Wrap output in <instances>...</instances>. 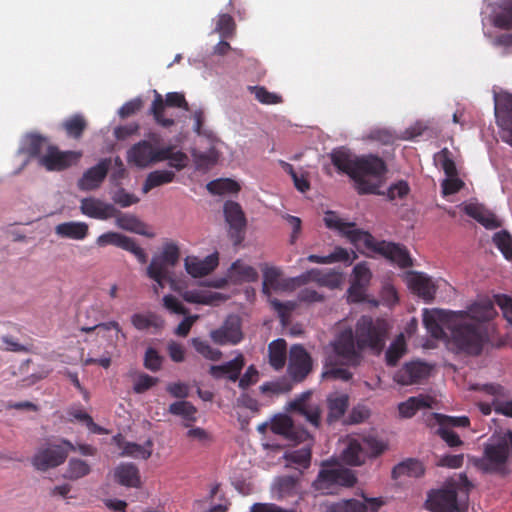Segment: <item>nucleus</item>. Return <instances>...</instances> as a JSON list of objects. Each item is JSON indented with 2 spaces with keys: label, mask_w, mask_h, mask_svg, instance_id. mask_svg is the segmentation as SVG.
I'll list each match as a JSON object with an SVG mask.
<instances>
[{
  "label": "nucleus",
  "mask_w": 512,
  "mask_h": 512,
  "mask_svg": "<svg viewBox=\"0 0 512 512\" xmlns=\"http://www.w3.org/2000/svg\"><path fill=\"white\" fill-rule=\"evenodd\" d=\"M323 220L327 228L338 231L355 246L363 244L369 251L382 255L401 268L412 266V259L403 245L384 240L377 241L371 233L356 228L354 222L344 221L334 211H327Z\"/></svg>",
  "instance_id": "nucleus-1"
},
{
  "label": "nucleus",
  "mask_w": 512,
  "mask_h": 512,
  "mask_svg": "<svg viewBox=\"0 0 512 512\" xmlns=\"http://www.w3.org/2000/svg\"><path fill=\"white\" fill-rule=\"evenodd\" d=\"M512 459V430L496 429L483 445L480 457L471 459L473 465L484 473L508 474V464Z\"/></svg>",
  "instance_id": "nucleus-2"
},
{
  "label": "nucleus",
  "mask_w": 512,
  "mask_h": 512,
  "mask_svg": "<svg viewBox=\"0 0 512 512\" xmlns=\"http://www.w3.org/2000/svg\"><path fill=\"white\" fill-rule=\"evenodd\" d=\"M448 343L456 352L468 355H479L488 340L485 324L469 318L466 312H457L450 321Z\"/></svg>",
  "instance_id": "nucleus-3"
},
{
  "label": "nucleus",
  "mask_w": 512,
  "mask_h": 512,
  "mask_svg": "<svg viewBox=\"0 0 512 512\" xmlns=\"http://www.w3.org/2000/svg\"><path fill=\"white\" fill-rule=\"evenodd\" d=\"M387 165L377 155L368 154L356 157L354 171L351 179L355 182V189L360 195L383 194L379 189L385 181Z\"/></svg>",
  "instance_id": "nucleus-4"
},
{
  "label": "nucleus",
  "mask_w": 512,
  "mask_h": 512,
  "mask_svg": "<svg viewBox=\"0 0 512 512\" xmlns=\"http://www.w3.org/2000/svg\"><path fill=\"white\" fill-rule=\"evenodd\" d=\"M390 331L389 323L382 318L361 316L355 326L356 338L360 348L369 349L376 354L382 352Z\"/></svg>",
  "instance_id": "nucleus-5"
},
{
  "label": "nucleus",
  "mask_w": 512,
  "mask_h": 512,
  "mask_svg": "<svg viewBox=\"0 0 512 512\" xmlns=\"http://www.w3.org/2000/svg\"><path fill=\"white\" fill-rule=\"evenodd\" d=\"M166 108H180L184 111H190V106L181 92H169L163 97L157 90H154V99L150 107V113L155 122L164 128H170L175 125L173 118L165 117Z\"/></svg>",
  "instance_id": "nucleus-6"
},
{
  "label": "nucleus",
  "mask_w": 512,
  "mask_h": 512,
  "mask_svg": "<svg viewBox=\"0 0 512 512\" xmlns=\"http://www.w3.org/2000/svg\"><path fill=\"white\" fill-rule=\"evenodd\" d=\"M385 447L375 438L350 439L342 452V459L352 466L363 464L366 459L379 456Z\"/></svg>",
  "instance_id": "nucleus-7"
},
{
  "label": "nucleus",
  "mask_w": 512,
  "mask_h": 512,
  "mask_svg": "<svg viewBox=\"0 0 512 512\" xmlns=\"http://www.w3.org/2000/svg\"><path fill=\"white\" fill-rule=\"evenodd\" d=\"M70 451H75V446L68 440H62L60 444L39 449L32 458V464L39 471H47L63 464Z\"/></svg>",
  "instance_id": "nucleus-8"
},
{
  "label": "nucleus",
  "mask_w": 512,
  "mask_h": 512,
  "mask_svg": "<svg viewBox=\"0 0 512 512\" xmlns=\"http://www.w3.org/2000/svg\"><path fill=\"white\" fill-rule=\"evenodd\" d=\"M335 354L349 365H358L361 361L363 348L358 345L356 332L351 327L340 329L332 342Z\"/></svg>",
  "instance_id": "nucleus-9"
},
{
  "label": "nucleus",
  "mask_w": 512,
  "mask_h": 512,
  "mask_svg": "<svg viewBox=\"0 0 512 512\" xmlns=\"http://www.w3.org/2000/svg\"><path fill=\"white\" fill-rule=\"evenodd\" d=\"M82 155L81 151H61L57 146L49 145L39 164L47 171H64L77 165Z\"/></svg>",
  "instance_id": "nucleus-10"
},
{
  "label": "nucleus",
  "mask_w": 512,
  "mask_h": 512,
  "mask_svg": "<svg viewBox=\"0 0 512 512\" xmlns=\"http://www.w3.org/2000/svg\"><path fill=\"white\" fill-rule=\"evenodd\" d=\"M457 487L454 482L448 483L440 489L432 490L426 501L427 509L432 512L460 511L457 500Z\"/></svg>",
  "instance_id": "nucleus-11"
},
{
  "label": "nucleus",
  "mask_w": 512,
  "mask_h": 512,
  "mask_svg": "<svg viewBox=\"0 0 512 512\" xmlns=\"http://www.w3.org/2000/svg\"><path fill=\"white\" fill-rule=\"evenodd\" d=\"M356 476L347 468H331L320 470L313 482L315 490L327 492L334 485L352 487L356 483Z\"/></svg>",
  "instance_id": "nucleus-12"
},
{
  "label": "nucleus",
  "mask_w": 512,
  "mask_h": 512,
  "mask_svg": "<svg viewBox=\"0 0 512 512\" xmlns=\"http://www.w3.org/2000/svg\"><path fill=\"white\" fill-rule=\"evenodd\" d=\"M161 147H155L147 140H141L127 151V161L138 168H146L163 161Z\"/></svg>",
  "instance_id": "nucleus-13"
},
{
  "label": "nucleus",
  "mask_w": 512,
  "mask_h": 512,
  "mask_svg": "<svg viewBox=\"0 0 512 512\" xmlns=\"http://www.w3.org/2000/svg\"><path fill=\"white\" fill-rule=\"evenodd\" d=\"M457 316V312L441 309L428 310L423 312V324L428 333L435 339L448 338L444 328L449 330L450 321Z\"/></svg>",
  "instance_id": "nucleus-14"
},
{
  "label": "nucleus",
  "mask_w": 512,
  "mask_h": 512,
  "mask_svg": "<svg viewBox=\"0 0 512 512\" xmlns=\"http://www.w3.org/2000/svg\"><path fill=\"white\" fill-rule=\"evenodd\" d=\"M96 244L99 247H105L108 245L119 247L132 253L141 264H145L147 262V254L139 245H137L134 239L118 232L110 231L101 234L96 239Z\"/></svg>",
  "instance_id": "nucleus-15"
},
{
  "label": "nucleus",
  "mask_w": 512,
  "mask_h": 512,
  "mask_svg": "<svg viewBox=\"0 0 512 512\" xmlns=\"http://www.w3.org/2000/svg\"><path fill=\"white\" fill-rule=\"evenodd\" d=\"M312 370V358L301 345H293L289 353L288 372L295 381H303Z\"/></svg>",
  "instance_id": "nucleus-16"
},
{
  "label": "nucleus",
  "mask_w": 512,
  "mask_h": 512,
  "mask_svg": "<svg viewBox=\"0 0 512 512\" xmlns=\"http://www.w3.org/2000/svg\"><path fill=\"white\" fill-rule=\"evenodd\" d=\"M212 341L218 345H236L243 339L241 320L236 315L226 318L223 325L210 332Z\"/></svg>",
  "instance_id": "nucleus-17"
},
{
  "label": "nucleus",
  "mask_w": 512,
  "mask_h": 512,
  "mask_svg": "<svg viewBox=\"0 0 512 512\" xmlns=\"http://www.w3.org/2000/svg\"><path fill=\"white\" fill-rule=\"evenodd\" d=\"M112 159L103 158L95 166L86 170L78 180L77 186L81 191H92L99 188L105 180L111 167Z\"/></svg>",
  "instance_id": "nucleus-18"
},
{
  "label": "nucleus",
  "mask_w": 512,
  "mask_h": 512,
  "mask_svg": "<svg viewBox=\"0 0 512 512\" xmlns=\"http://www.w3.org/2000/svg\"><path fill=\"white\" fill-rule=\"evenodd\" d=\"M311 392H303L299 397L289 403V410L305 418L314 428L321 423V409L316 404L309 403Z\"/></svg>",
  "instance_id": "nucleus-19"
},
{
  "label": "nucleus",
  "mask_w": 512,
  "mask_h": 512,
  "mask_svg": "<svg viewBox=\"0 0 512 512\" xmlns=\"http://www.w3.org/2000/svg\"><path fill=\"white\" fill-rule=\"evenodd\" d=\"M224 215L230 227L231 238L238 245L243 240L242 232L246 226V219L241 206L234 201H227L224 205Z\"/></svg>",
  "instance_id": "nucleus-20"
},
{
  "label": "nucleus",
  "mask_w": 512,
  "mask_h": 512,
  "mask_svg": "<svg viewBox=\"0 0 512 512\" xmlns=\"http://www.w3.org/2000/svg\"><path fill=\"white\" fill-rule=\"evenodd\" d=\"M430 374V367L419 361L404 364L394 375V380L401 385L419 383Z\"/></svg>",
  "instance_id": "nucleus-21"
},
{
  "label": "nucleus",
  "mask_w": 512,
  "mask_h": 512,
  "mask_svg": "<svg viewBox=\"0 0 512 512\" xmlns=\"http://www.w3.org/2000/svg\"><path fill=\"white\" fill-rule=\"evenodd\" d=\"M81 213L90 218L107 220L117 215L118 209L113 204L94 197L83 198L80 202Z\"/></svg>",
  "instance_id": "nucleus-22"
},
{
  "label": "nucleus",
  "mask_w": 512,
  "mask_h": 512,
  "mask_svg": "<svg viewBox=\"0 0 512 512\" xmlns=\"http://www.w3.org/2000/svg\"><path fill=\"white\" fill-rule=\"evenodd\" d=\"M466 215L476 220L486 229H497L502 226V222L496 215L479 203H468L463 206Z\"/></svg>",
  "instance_id": "nucleus-23"
},
{
  "label": "nucleus",
  "mask_w": 512,
  "mask_h": 512,
  "mask_svg": "<svg viewBox=\"0 0 512 512\" xmlns=\"http://www.w3.org/2000/svg\"><path fill=\"white\" fill-rule=\"evenodd\" d=\"M114 481L121 486L139 488L141 477L138 467L133 463H120L113 470Z\"/></svg>",
  "instance_id": "nucleus-24"
},
{
  "label": "nucleus",
  "mask_w": 512,
  "mask_h": 512,
  "mask_svg": "<svg viewBox=\"0 0 512 512\" xmlns=\"http://www.w3.org/2000/svg\"><path fill=\"white\" fill-rule=\"evenodd\" d=\"M244 365V357L242 354H239L234 359L222 365H212L209 369V373L216 379H220L226 376L230 381L235 382L239 379Z\"/></svg>",
  "instance_id": "nucleus-25"
},
{
  "label": "nucleus",
  "mask_w": 512,
  "mask_h": 512,
  "mask_svg": "<svg viewBox=\"0 0 512 512\" xmlns=\"http://www.w3.org/2000/svg\"><path fill=\"white\" fill-rule=\"evenodd\" d=\"M408 285L415 294L425 301L430 302L434 299L436 287L431 278L425 274L413 272L408 279Z\"/></svg>",
  "instance_id": "nucleus-26"
},
{
  "label": "nucleus",
  "mask_w": 512,
  "mask_h": 512,
  "mask_svg": "<svg viewBox=\"0 0 512 512\" xmlns=\"http://www.w3.org/2000/svg\"><path fill=\"white\" fill-rule=\"evenodd\" d=\"M219 258L218 253H212L206 256L203 260L196 258L185 262V268L188 274L193 277H203L210 274L218 266Z\"/></svg>",
  "instance_id": "nucleus-27"
},
{
  "label": "nucleus",
  "mask_w": 512,
  "mask_h": 512,
  "mask_svg": "<svg viewBox=\"0 0 512 512\" xmlns=\"http://www.w3.org/2000/svg\"><path fill=\"white\" fill-rule=\"evenodd\" d=\"M271 429L275 434L283 435L296 441H305L309 438V433L305 430L296 432V427L292 419L288 416H282L273 421Z\"/></svg>",
  "instance_id": "nucleus-28"
},
{
  "label": "nucleus",
  "mask_w": 512,
  "mask_h": 512,
  "mask_svg": "<svg viewBox=\"0 0 512 512\" xmlns=\"http://www.w3.org/2000/svg\"><path fill=\"white\" fill-rule=\"evenodd\" d=\"M499 126L508 133L504 141L512 147V94L503 97L501 105L496 108Z\"/></svg>",
  "instance_id": "nucleus-29"
},
{
  "label": "nucleus",
  "mask_w": 512,
  "mask_h": 512,
  "mask_svg": "<svg viewBox=\"0 0 512 512\" xmlns=\"http://www.w3.org/2000/svg\"><path fill=\"white\" fill-rule=\"evenodd\" d=\"M349 406V396L347 394L333 393L327 397L328 415L327 422L329 424L340 420Z\"/></svg>",
  "instance_id": "nucleus-30"
},
{
  "label": "nucleus",
  "mask_w": 512,
  "mask_h": 512,
  "mask_svg": "<svg viewBox=\"0 0 512 512\" xmlns=\"http://www.w3.org/2000/svg\"><path fill=\"white\" fill-rule=\"evenodd\" d=\"M113 218H116V225L126 231L133 232L139 235H143L149 238L154 237V233L147 231V225L138 219L135 215L118 213Z\"/></svg>",
  "instance_id": "nucleus-31"
},
{
  "label": "nucleus",
  "mask_w": 512,
  "mask_h": 512,
  "mask_svg": "<svg viewBox=\"0 0 512 512\" xmlns=\"http://www.w3.org/2000/svg\"><path fill=\"white\" fill-rule=\"evenodd\" d=\"M57 235L74 240H83L87 237L89 227L85 222H64L55 228Z\"/></svg>",
  "instance_id": "nucleus-32"
},
{
  "label": "nucleus",
  "mask_w": 512,
  "mask_h": 512,
  "mask_svg": "<svg viewBox=\"0 0 512 512\" xmlns=\"http://www.w3.org/2000/svg\"><path fill=\"white\" fill-rule=\"evenodd\" d=\"M425 468L417 459L409 458L397 464L392 470V477L398 479L402 476L418 478L424 475Z\"/></svg>",
  "instance_id": "nucleus-33"
},
{
  "label": "nucleus",
  "mask_w": 512,
  "mask_h": 512,
  "mask_svg": "<svg viewBox=\"0 0 512 512\" xmlns=\"http://www.w3.org/2000/svg\"><path fill=\"white\" fill-rule=\"evenodd\" d=\"M431 398L428 396L410 397L398 405L399 413L404 418H411L420 409L431 408Z\"/></svg>",
  "instance_id": "nucleus-34"
},
{
  "label": "nucleus",
  "mask_w": 512,
  "mask_h": 512,
  "mask_svg": "<svg viewBox=\"0 0 512 512\" xmlns=\"http://www.w3.org/2000/svg\"><path fill=\"white\" fill-rule=\"evenodd\" d=\"M269 364L275 369L280 370L285 366L287 358V344L284 339L272 341L268 346Z\"/></svg>",
  "instance_id": "nucleus-35"
},
{
  "label": "nucleus",
  "mask_w": 512,
  "mask_h": 512,
  "mask_svg": "<svg viewBox=\"0 0 512 512\" xmlns=\"http://www.w3.org/2000/svg\"><path fill=\"white\" fill-rule=\"evenodd\" d=\"M298 479L292 476H281L274 484L276 499L284 500L298 494Z\"/></svg>",
  "instance_id": "nucleus-36"
},
{
  "label": "nucleus",
  "mask_w": 512,
  "mask_h": 512,
  "mask_svg": "<svg viewBox=\"0 0 512 512\" xmlns=\"http://www.w3.org/2000/svg\"><path fill=\"white\" fill-rule=\"evenodd\" d=\"M309 275L312 276V282L330 289L338 288L342 281L341 274L332 270L324 272L320 269L312 268L309 270Z\"/></svg>",
  "instance_id": "nucleus-37"
},
{
  "label": "nucleus",
  "mask_w": 512,
  "mask_h": 512,
  "mask_svg": "<svg viewBox=\"0 0 512 512\" xmlns=\"http://www.w3.org/2000/svg\"><path fill=\"white\" fill-rule=\"evenodd\" d=\"M131 323L140 331L147 330L151 327L160 329L164 326L163 318L154 312L147 314L135 313L131 316Z\"/></svg>",
  "instance_id": "nucleus-38"
},
{
  "label": "nucleus",
  "mask_w": 512,
  "mask_h": 512,
  "mask_svg": "<svg viewBox=\"0 0 512 512\" xmlns=\"http://www.w3.org/2000/svg\"><path fill=\"white\" fill-rule=\"evenodd\" d=\"M330 159L338 171L347 174L351 178L356 158L352 159L345 149L339 148L331 152Z\"/></svg>",
  "instance_id": "nucleus-39"
},
{
  "label": "nucleus",
  "mask_w": 512,
  "mask_h": 512,
  "mask_svg": "<svg viewBox=\"0 0 512 512\" xmlns=\"http://www.w3.org/2000/svg\"><path fill=\"white\" fill-rule=\"evenodd\" d=\"M153 451V442L148 439L144 445H140L134 442H127L123 446L120 456H128L135 459L147 460L151 457Z\"/></svg>",
  "instance_id": "nucleus-40"
},
{
  "label": "nucleus",
  "mask_w": 512,
  "mask_h": 512,
  "mask_svg": "<svg viewBox=\"0 0 512 512\" xmlns=\"http://www.w3.org/2000/svg\"><path fill=\"white\" fill-rule=\"evenodd\" d=\"M175 178V173L169 170H155L150 172L143 184V192L148 193L155 187L171 183Z\"/></svg>",
  "instance_id": "nucleus-41"
},
{
  "label": "nucleus",
  "mask_w": 512,
  "mask_h": 512,
  "mask_svg": "<svg viewBox=\"0 0 512 512\" xmlns=\"http://www.w3.org/2000/svg\"><path fill=\"white\" fill-rule=\"evenodd\" d=\"M66 134L74 139H80L87 128V121L81 114H74L62 122Z\"/></svg>",
  "instance_id": "nucleus-42"
},
{
  "label": "nucleus",
  "mask_w": 512,
  "mask_h": 512,
  "mask_svg": "<svg viewBox=\"0 0 512 512\" xmlns=\"http://www.w3.org/2000/svg\"><path fill=\"white\" fill-rule=\"evenodd\" d=\"M263 272V287L262 291L266 295H270V290H278L281 288L280 277L282 276V271L275 266H267L262 270Z\"/></svg>",
  "instance_id": "nucleus-43"
},
{
  "label": "nucleus",
  "mask_w": 512,
  "mask_h": 512,
  "mask_svg": "<svg viewBox=\"0 0 512 512\" xmlns=\"http://www.w3.org/2000/svg\"><path fill=\"white\" fill-rule=\"evenodd\" d=\"M307 260L311 263L318 264H332L336 262H348L351 264L349 252L342 247H336L334 251L327 256L311 254L307 257Z\"/></svg>",
  "instance_id": "nucleus-44"
},
{
  "label": "nucleus",
  "mask_w": 512,
  "mask_h": 512,
  "mask_svg": "<svg viewBox=\"0 0 512 512\" xmlns=\"http://www.w3.org/2000/svg\"><path fill=\"white\" fill-rule=\"evenodd\" d=\"M406 353V342L403 334H399L388 347L385 358L388 366H396Z\"/></svg>",
  "instance_id": "nucleus-45"
},
{
  "label": "nucleus",
  "mask_w": 512,
  "mask_h": 512,
  "mask_svg": "<svg viewBox=\"0 0 512 512\" xmlns=\"http://www.w3.org/2000/svg\"><path fill=\"white\" fill-rule=\"evenodd\" d=\"M311 456V449L303 447L285 453L284 457L287 461V466L296 465L298 469H307L311 463Z\"/></svg>",
  "instance_id": "nucleus-46"
},
{
  "label": "nucleus",
  "mask_w": 512,
  "mask_h": 512,
  "mask_svg": "<svg viewBox=\"0 0 512 512\" xmlns=\"http://www.w3.org/2000/svg\"><path fill=\"white\" fill-rule=\"evenodd\" d=\"M161 153L165 156L163 161L168 160V165L178 171L188 165L189 158L187 154L182 151H174L173 146L161 147Z\"/></svg>",
  "instance_id": "nucleus-47"
},
{
  "label": "nucleus",
  "mask_w": 512,
  "mask_h": 512,
  "mask_svg": "<svg viewBox=\"0 0 512 512\" xmlns=\"http://www.w3.org/2000/svg\"><path fill=\"white\" fill-rule=\"evenodd\" d=\"M499 8L493 17V25L500 29L512 28V0H502Z\"/></svg>",
  "instance_id": "nucleus-48"
},
{
  "label": "nucleus",
  "mask_w": 512,
  "mask_h": 512,
  "mask_svg": "<svg viewBox=\"0 0 512 512\" xmlns=\"http://www.w3.org/2000/svg\"><path fill=\"white\" fill-rule=\"evenodd\" d=\"M168 411L170 414L182 417L187 422L196 421V407L188 401H176L170 404Z\"/></svg>",
  "instance_id": "nucleus-49"
},
{
  "label": "nucleus",
  "mask_w": 512,
  "mask_h": 512,
  "mask_svg": "<svg viewBox=\"0 0 512 512\" xmlns=\"http://www.w3.org/2000/svg\"><path fill=\"white\" fill-rule=\"evenodd\" d=\"M325 512H367V506L359 500L348 499L327 505Z\"/></svg>",
  "instance_id": "nucleus-50"
},
{
  "label": "nucleus",
  "mask_w": 512,
  "mask_h": 512,
  "mask_svg": "<svg viewBox=\"0 0 512 512\" xmlns=\"http://www.w3.org/2000/svg\"><path fill=\"white\" fill-rule=\"evenodd\" d=\"M90 472V465L86 461L78 458H71L68 462L64 477L69 480H77L85 477Z\"/></svg>",
  "instance_id": "nucleus-51"
},
{
  "label": "nucleus",
  "mask_w": 512,
  "mask_h": 512,
  "mask_svg": "<svg viewBox=\"0 0 512 512\" xmlns=\"http://www.w3.org/2000/svg\"><path fill=\"white\" fill-rule=\"evenodd\" d=\"M207 189L215 195L236 193L240 190V185L232 179H217L207 184Z\"/></svg>",
  "instance_id": "nucleus-52"
},
{
  "label": "nucleus",
  "mask_w": 512,
  "mask_h": 512,
  "mask_svg": "<svg viewBox=\"0 0 512 512\" xmlns=\"http://www.w3.org/2000/svg\"><path fill=\"white\" fill-rule=\"evenodd\" d=\"M435 163L440 166L447 177L457 176L456 164L452 158V154L448 148H443L434 156Z\"/></svg>",
  "instance_id": "nucleus-53"
},
{
  "label": "nucleus",
  "mask_w": 512,
  "mask_h": 512,
  "mask_svg": "<svg viewBox=\"0 0 512 512\" xmlns=\"http://www.w3.org/2000/svg\"><path fill=\"white\" fill-rule=\"evenodd\" d=\"M492 241L504 258L512 262V237L507 230H501L493 235Z\"/></svg>",
  "instance_id": "nucleus-54"
},
{
  "label": "nucleus",
  "mask_w": 512,
  "mask_h": 512,
  "mask_svg": "<svg viewBox=\"0 0 512 512\" xmlns=\"http://www.w3.org/2000/svg\"><path fill=\"white\" fill-rule=\"evenodd\" d=\"M469 318L476 319L483 323L484 320H489L495 314L494 304L491 301H483L474 303L469 310Z\"/></svg>",
  "instance_id": "nucleus-55"
},
{
  "label": "nucleus",
  "mask_w": 512,
  "mask_h": 512,
  "mask_svg": "<svg viewBox=\"0 0 512 512\" xmlns=\"http://www.w3.org/2000/svg\"><path fill=\"white\" fill-rule=\"evenodd\" d=\"M169 268L170 265L155 255L146 269V274L150 279L169 278Z\"/></svg>",
  "instance_id": "nucleus-56"
},
{
  "label": "nucleus",
  "mask_w": 512,
  "mask_h": 512,
  "mask_svg": "<svg viewBox=\"0 0 512 512\" xmlns=\"http://www.w3.org/2000/svg\"><path fill=\"white\" fill-rule=\"evenodd\" d=\"M46 142V138L39 134H29L26 138L24 152L32 158L40 160L42 148Z\"/></svg>",
  "instance_id": "nucleus-57"
},
{
  "label": "nucleus",
  "mask_w": 512,
  "mask_h": 512,
  "mask_svg": "<svg viewBox=\"0 0 512 512\" xmlns=\"http://www.w3.org/2000/svg\"><path fill=\"white\" fill-rule=\"evenodd\" d=\"M236 30V24L233 17L229 14H220L216 23L215 31L223 39L232 38Z\"/></svg>",
  "instance_id": "nucleus-58"
},
{
  "label": "nucleus",
  "mask_w": 512,
  "mask_h": 512,
  "mask_svg": "<svg viewBox=\"0 0 512 512\" xmlns=\"http://www.w3.org/2000/svg\"><path fill=\"white\" fill-rule=\"evenodd\" d=\"M191 343L194 349L206 359H209L211 361L220 360L222 356L221 351L212 348L207 341L202 340L200 338H192Z\"/></svg>",
  "instance_id": "nucleus-59"
},
{
  "label": "nucleus",
  "mask_w": 512,
  "mask_h": 512,
  "mask_svg": "<svg viewBox=\"0 0 512 512\" xmlns=\"http://www.w3.org/2000/svg\"><path fill=\"white\" fill-rule=\"evenodd\" d=\"M249 90L254 94L255 98L262 104L271 105L282 102V97L276 93L269 92L263 86H250Z\"/></svg>",
  "instance_id": "nucleus-60"
},
{
  "label": "nucleus",
  "mask_w": 512,
  "mask_h": 512,
  "mask_svg": "<svg viewBox=\"0 0 512 512\" xmlns=\"http://www.w3.org/2000/svg\"><path fill=\"white\" fill-rule=\"evenodd\" d=\"M157 256L171 267H174L179 261L180 250L175 242L168 241L164 243L161 253Z\"/></svg>",
  "instance_id": "nucleus-61"
},
{
  "label": "nucleus",
  "mask_w": 512,
  "mask_h": 512,
  "mask_svg": "<svg viewBox=\"0 0 512 512\" xmlns=\"http://www.w3.org/2000/svg\"><path fill=\"white\" fill-rule=\"evenodd\" d=\"M232 271L239 278L246 282H255L258 279V272L250 265L242 263L240 260L235 261L231 266Z\"/></svg>",
  "instance_id": "nucleus-62"
},
{
  "label": "nucleus",
  "mask_w": 512,
  "mask_h": 512,
  "mask_svg": "<svg viewBox=\"0 0 512 512\" xmlns=\"http://www.w3.org/2000/svg\"><path fill=\"white\" fill-rule=\"evenodd\" d=\"M157 377L150 376L146 373H138L133 384V391L136 394H143L158 383Z\"/></svg>",
  "instance_id": "nucleus-63"
},
{
  "label": "nucleus",
  "mask_w": 512,
  "mask_h": 512,
  "mask_svg": "<svg viewBox=\"0 0 512 512\" xmlns=\"http://www.w3.org/2000/svg\"><path fill=\"white\" fill-rule=\"evenodd\" d=\"M192 156L197 169H208L217 162V153L214 149L209 152L194 151Z\"/></svg>",
  "instance_id": "nucleus-64"
}]
</instances>
